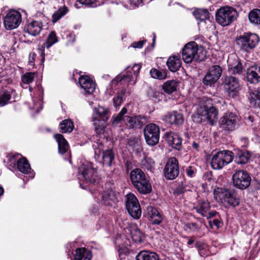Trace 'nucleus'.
I'll return each instance as SVG.
<instances>
[{"mask_svg": "<svg viewBox=\"0 0 260 260\" xmlns=\"http://www.w3.org/2000/svg\"><path fill=\"white\" fill-rule=\"evenodd\" d=\"M218 111L217 108L213 106L212 100L203 98L196 113L192 116L194 121L200 123L207 120L211 125H213L218 119Z\"/></svg>", "mask_w": 260, "mask_h": 260, "instance_id": "nucleus-1", "label": "nucleus"}, {"mask_svg": "<svg viewBox=\"0 0 260 260\" xmlns=\"http://www.w3.org/2000/svg\"><path fill=\"white\" fill-rule=\"evenodd\" d=\"M126 108H123L121 111L117 115L112 117V123L113 124H116L123 121L125 125L129 129L132 128H141L145 124L146 121V117L141 115L136 116H125L127 113Z\"/></svg>", "mask_w": 260, "mask_h": 260, "instance_id": "nucleus-2", "label": "nucleus"}, {"mask_svg": "<svg viewBox=\"0 0 260 260\" xmlns=\"http://www.w3.org/2000/svg\"><path fill=\"white\" fill-rule=\"evenodd\" d=\"M132 184L142 194H147L151 191L152 187L144 173L140 169L133 170L130 174Z\"/></svg>", "mask_w": 260, "mask_h": 260, "instance_id": "nucleus-3", "label": "nucleus"}, {"mask_svg": "<svg viewBox=\"0 0 260 260\" xmlns=\"http://www.w3.org/2000/svg\"><path fill=\"white\" fill-rule=\"evenodd\" d=\"M238 16L237 10L231 7H223L216 13L217 22L222 26H228L235 21Z\"/></svg>", "mask_w": 260, "mask_h": 260, "instance_id": "nucleus-4", "label": "nucleus"}, {"mask_svg": "<svg viewBox=\"0 0 260 260\" xmlns=\"http://www.w3.org/2000/svg\"><path fill=\"white\" fill-rule=\"evenodd\" d=\"M258 42L259 37L251 32H245L236 39V43L240 49L246 52L254 48Z\"/></svg>", "mask_w": 260, "mask_h": 260, "instance_id": "nucleus-5", "label": "nucleus"}, {"mask_svg": "<svg viewBox=\"0 0 260 260\" xmlns=\"http://www.w3.org/2000/svg\"><path fill=\"white\" fill-rule=\"evenodd\" d=\"M233 153L229 150L220 151L215 153L211 159V165L214 169L219 170L232 161Z\"/></svg>", "mask_w": 260, "mask_h": 260, "instance_id": "nucleus-6", "label": "nucleus"}, {"mask_svg": "<svg viewBox=\"0 0 260 260\" xmlns=\"http://www.w3.org/2000/svg\"><path fill=\"white\" fill-rule=\"evenodd\" d=\"M141 66L139 64H135L131 68V71H128L126 75L119 74L113 80L111 83L112 86H116L118 83H126L129 84L133 82V84H135L136 78L138 77Z\"/></svg>", "mask_w": 260, "mask_h": 260, "instance_id": "nucleus-7", "label": "nucleus"}, {"mask_svg": "<svg viewBox=\"0 0 260 260\" xmlns=\"http://www.w3.org/2000/svg\"><path fill=\"white\" fill-rule=\"evenodd\" d=\"M240 118L236 114L232 112H226L220 118L219 126L226 132H232L239 125Z\"/></svg>", "mask_w": 260, "mask_h": 260, "instance_id": "nucleus-8", "label": "nucleus"}, {"mask_svg": "<svg viewBox=\"0 0 260 260\" xmlns=\"http://www.w3.org/2000/svg\"><path fill=\"white\" fill-rule=\"evenodd\" d=\"M79 172L81 176L79 178L82 177L86 182L96 184L99 183L101 179V177L97 174L96 170L90 162L83 164L79 168Z\"/></svg>", "mask_w": 260, "mask_h": 260, "instance_id": "nucleus-9", "label": "nucleus"}, {"mask_svg": "<svg viewBox=\"0 0 260 260\" xmlns=\"http://www.w3.org/2000/svg\"><path fill=\"white\" fill-rule=\"evenodd\" d=\"M214 194L216 195V200L227 203L230 206L233 207L239 205L240 199L232 190L217 188V190H214Z\"/></svg>", "mask_w": 260, "mask_h": 260, "instance_id": "nucleus-10", "label": "nucleus"}, {"mask_svg": "<svg viewBox=\"0 0 260 260\" xmlns=\"http://www.w3.org/2000/svg\"><path fill=\"white\" fill-rule=\"evenodd\" d=\"M125 198V206L129 214L134 219H139L142 211L138 199L132 193L126 194Z\"/></svg>", "mask_w": 260, "mask_h": 260, "instance_id": "nucleus-11", "label": "nucleus"}, {"mask_svg": "<svg viewBox=\"0 0 260 260\" xmlns=\"http://www.w3.org/2000/svg\"><path fill=\"white\" fill-rule=\"evenodd\" d=\"M144 134L148 145L154 146L158 143L160 129L156 124L151 123L146 125L144 129Z\"/></svg>", "mask_w": 260, "mask_h": 260, "instance_id": "nucleus-12", "label": "nucleus"}, {"mask_svg": "<svg viewBox=\"0 0 260 260\" xmlns=\"http://www.w3.org/2000/svg\"><path fill=\"white\" fill-rule=\"evenodd\" d=\"M21 21V14L17 11L11 10L4 18V24L7 29L12 30L17 28Z\"/></svg>", "mask_w": 260, "mask_h": 260, "instance_id": "nucleus-13", "label": "nucleus"}, {"mask_svg": "<svg viewBox=\"0 0 260 260\" xmlns=\"http://www.w3.org/2000/svg\"><path fill=\"white\" fill-rule=\"evenodd\" d=\"M198 45L196 42H191L186 44L182 50V59L187 63H190L193 60H198Z\"/></svg>", "mask_w": 260, "mask_h": 260, "instance_id": "nucleus-14", "label": "nucleus"}, {"mask_svg": "<svg viewBox=\"0 0 260 260\" xmlns=\"http://www.w3.org/2000/svg\"><path fill=\"white\" fill-rule=\"evenodd\" d=\"M234 186L244 189L247 188L251 182V177L248 173L243 170H239L233 175Z\"/></svg>", "mask_w": 260, "mask_h": 260, "instance_id": "nucleus-15", "label": "nucleus"}, {"mask_svg": "<svg viewBox=\"0 0 260 260\" xmlns=\"http://www.w3.org/2000/svg\"><path fill=\"white\" fill-rule=\"evenodd\" d=\"M164 175L167 179L173 180L179 175V170L177 159L172 157L170 158L166 163L164 170Z\"/></svg>", "mask_w": 260, "mask_h": 260, "instance_id": "nucleus-16", "label": "nucleus"}, {"mask_svg": "<svg viewBox=\"0 0 260 260\" xmlns=\"http://www.w3.org/2000/svg\"><path fill=\"white\" fill-rule=\"evenodd\" d=\"M224 86L230 96H236L240 89L239 80L232 76L227 77L224 80Z\"/></svg>", "mask_w": 260, "mask_h": 260, "instance_id": "nucleus-17", "label": "nucleus"}, {"mask_svg": "<svg viewBox=\"0 0 260 260\" xmlns=\"http://www.w3.org/2000/svg\"><path fill=\"white\" fill-rule=\"evenodd\" d=\"M161 119L171 125H180L184 122L183 115L176 111L168 112L162 116Z\"/></svg>", "mask_w": 260, "mask_h": 260, "instance_id": "nucleus-18", "label": "nucleus"}, {"mask_svg": "<svg viewBox=\"0 0 260 260\" xmlns=\"http://www.w3.org/2000/svg\"><path fill=\"white\" fill-rule=\"evenodd\" d=\"M58 42L57 37L54 31H51L47 37V41L42 45H40L38 51L41 54V61L43 62L45 60V48H49L53 44Z\"/></svg>", "mask_w": 260, "mask_h": 260, "instance_id": "nucleus-19", "label": "nucleus"}, {"mask_svg": "<svg viewBox=\"0 0 260 260\" xmlns=\"http://www.w3.org/2000/svg\"><path fill=\"white\" fill-rule=\"evenodd\" d=\"M109 111L102 106H99L94 110V115L92 118L93 124L96 126L98 123L96 121H103L105 123L108 119V116ZM99 125V124H98Z\"/></svg>", "mask_w": 260, "mask_h": 260, "instance_id": "nucleus-20", "label": "nucleus"}, {"mask_svg": "<svg viewBox=\"0 0 260 260\" xmlns=\"http://www.w3.org/2000/svg\"><path fill=\"white\" fill-rule=\"evenodd\" d=\"M79 83L86 93L91 94L94 92L95 85L89 77L81 76L79 79Z\"/></svg>", "mask_w": 260, "mask_h": 260, "instance_id": "nucleus-21", "label": "nucleus"}, {"mask_svg": "<svg viewBox=\"0 0 260 260\" xmlns=\"http://www.w3.org/2000/svg\"><path fill=\"white\" fill-rule=\"evenodd\" d=\"M165 138L168 141L169 145L174 148L179 150L181 146L182 140L177 134L173 132H166Z\"/></svg>", "mask_w": 260, "mask_h": 260, "instance_id": "nucleus-22", "label": "nucleus"}, {"mask_svg": "<svg viewBox=\"0 0 260 260\" xmlns=\"http://www.w3.org/2000/svg\"><path fill=\"white\" fill-rule=\"evenodd\" d=\"M42 26L43 25L41 22L32 21L25 26L24 30L30 35L36 36L40 33Z\"/></svg>", "mask_w": 260, "mask_h": 260, "instance_id": "nucleus-23", "label": "nucleus"}, {"mask_svg": "<svg viewBox=\"0 0 260 260\" xmlns=\"http://www.w3.org/2000/svg\"><path fill=\"white\" fill-rule=\"evenodd\" d=\"M129 234L133 240L136 243H141L144 239L143 233L136 225H132L128 228Z\"/></svg>", "mask_w": 260, "mask_h": 260, "instance_id": "nucleus-24", "label": "nucleus"}, {"mask_svg": "<svg viewBox=\"0 0 260 260\" xmlns=\"http://www.w3.org/2000/svg\"><path fill=\"white\" fill-rule=\"evenodd\" d=\"M167 65L172 72L178 71L181 66V61L178 55H173L170 56L167 61Z\"/></svg>", "mask_w": 260, "mask_h": 260, "instance_id": "nucleus-25", "label": "nucleus"}, {"mask_svg": "<svg viewBox=\"0 0 260 260\" xmlns=\"http://www.w3.org/2000/svg\"><path fill=\"white\" fill-rule=\"evenodd\" d=\"M210 206L207 201L200 200L194 207L197 212L203 216H206L210 209Z\"/></svg>", "mask_w": 260, "mask_h": 260, "instance_id": "nucleus-26", "label": "nucleus"}, {"mask_svg": "<svg viewBox=\"0 0 260 260\" xmlns=\"http://www.w3.org/2000/svg\"><path fill=\"white\" fill-rule=\"evenodd\" d=\"M54 138L58 143L59 152L61 154L65 153L69 149V145L66 140L59 134L55 135Z\"/></svg>", "mask_w": 260, "mask_h": 260, "instance_id": "nucleus-27", "label": "nucleus"}, {"mask_svg": "<svg viewBox=\"0 0 260 260\" xmlns=\"http://www.w3.org/2000/svg\"><path fill=\"white\" fill-rule=\"evenodd\" d=\"M137 260H158L159 256L155 252L141 251L136 256Z\"/></svg>", "mask_w": 260, "mask_h": 260, "instance_id": "nucleus-28", "label": "nucleus"}, {"mask_svg": "<svg viewBox=\"0 0 260 260\" xmlns=\"http://www.w3.org/2000/svg\"><path fill=\"white\" fill-rule=\"evenodd\" d=\"M251 157V154L248 151H238L235 156V162L238 164H246Z\"/></svg>", "mask_w": 260, "mask_h": 260, "instance_id": "nucleus-29", "label": "nucleus"}, {"mask_svg": "<svg viewBox=\"0 0 260 260\" xmlns=\"http://www.w3.org/2000/svg\"><path fill=\"white\" fill-rule=\"evenodd\" d=\"M92 255L89 251H87L84 248H77L75 255V260H91Z\"/></svg>", "mask_w": 260, "mask_h": 260, "instance_id": "nucleus-30", "label": "nucleus"}, {"mask_svg": "<svg viewBox=\"0 0 260 260\" xmlns=\"http://www.w3.org/2000/svg\"><path fill=\"white\" fill-rule=\"evenodd\" d=\"M246 77L248 81L251 83H257L260 82L257 71L254 67H252L247 70Z\"/></svg>", "mask_w": 260, "mask_h": 260, "instance_id": "nucleus-31", "label": "nucleus"}, {"mask_svg": "<svg viewBox=\"0 0 260 260\" xmlns=\"http://www.w3.org/2000/svg\"><path fill=\"white\" fill-rule=\"evenodd\" d=\"M249 102L252 107H260V91L255 90L249 93Z\"/></svg>", "mask_w": 260, "mask_h": 260, "instance_id": "nucleus-32", "label": "nucleus"}, {"mask_svg": "<svg viewBox=\"0 0 260 260\" xmlns=\"http://www.w3.org/2000/svg\"><path fill=\"white\" fill-rule=\"evenodd\" d=\"M74 126L71 119H65L59 124L60 132L62 133H71L73 131Z\"/></svg>", "mask_w": 260, "mask_h": 260, "instance_id": "nucleus-33", "label": "nucleus"}, {"mask_svg": "<svg viewBox=\"0 0 260 260\" xmlns=\"http://www.w3.org/2000/svg\"><path fill=\"white\" fill-rule=\"evenodd\" d=\"M114 158V154L112 150H108L103 152L102 159L103 165L111 166Z\"/></svg>", "mask_w": 260, "mask_h": 260, "instance_id": "nucleus-34", "label": "nucleus"}, {"mask_svg": "<svg viewBox=\"0 0 260 260\" xmlns=\"http://www.w3.org/2000/svg\"><path fill=\"white\" fill-rule=\"evenodd\" d=\"M177 86V82L172 80L165 82L162 85V89L165 92L171 94L176 90Z\"/></svg>", "mask_w": 260, "mask_h": 260, "instance_id": "nucleus-35", "label": "nucleus"}, {"mask_svg": "<svg viewBox=\"0 0 260 260\" xmlns=\"http://www.w3.org/2000/svg\"><path fill=\"white\" fill-rule=\"evenodd\" d=\"M17 168L19 171L27 174L30 170V167L25 158H21L17 161Z\"/></svg>", "mask_w": 260, "mask_h": 260, "instance_id": "nucleus-36", "label": "nucleus"}, {"mask_svg": "<svg viewBox=\"0 0 260 260\" xmlns=\"http://www.w3.org/2000/svg\"><path fill=\"white\" fill-rule=\"evenodd\" d=\"M228 67H229V71L232 74H238L240 75L243 72V68L242 67V63L237 60L235 64H231L230 62V60H228Z\"/></svg>", "mask_w": 260, "mask_h": 260, "instance_id": "nucleus-37", "label": "nucleus"}, {"mask_svg": "<svg viewBox=\"0 0 260 260\" xmlns=\"http://www.w3.org/2000/svg\"><path fill=\"white\" fill-rule=\"evenodd\" d=\"M219 80L215 75L209 74L207 72L203 79L202 82L206 86L212 87Z\"/></svg>", "mask_w": 260, "mask_h": 260, "instance_id": "nucleus-38", "label": "nucleus"}, {"mask_svg": "<svg viewBox=\"0 0 260 260\" xmlns=\"http://www.w3.org/2000/svg\"><path fill=\"white\" fill-rule=\"evenodd\" d=\"M151 76L154 79L159 80L165 79L167 78V73L165 70H157L156 69H152L150 71Z\"/></svg>", "mask_w": 260, "mask_h": 260, "instance_id": "nucleus-39", "label": "nucleus"}, {"mask_svg": "<svg viewBox=\"0 0 260 260\" xmlns=\"http://www.w3.org/2000/svg\"><path fill=\"white\" fill-rule=\"evenodd\" d=\"M248 18L251 23L260 24V10L254 9L251 11L248 15Z\"/></svg>", "mask_w": 260, "mask_h": 260, "instance_id": "nucleus-40", "label": "nucleus"}, {"mask_svg": "<svg viewBox=\"0 0 260 260\" xmlns=\"http://www.w3.org/2000/svg\"><path fill=\"white\" fill-rule=\"evenodd\" d=\"M193 14L196 19L200 22L209 18V12L207 9H197L193 12Z\"/></svg>", "mask_w": 260, "mask_h": 260, "instance_id": "nucleus-41", "label": "nucleus"}, {"mask_svg": "<svg viewBox=\"0 0 260 260\" xmlns=\"http://www.w3.org/2000/svg\"><path fill=\"white\" fill-rule=\"evenodd\" d=\"M11 98L10 92L5 89L0 90V107L7 105Z\"/></svg>", "mask_w": 260, "mask_h": 260, "instance_id": "nucleus-42", "label": "nucleus"}, {"mask_svg": "<svg viewBox=\"0 0 260 260\" xmlns=\"http://www.w3.org/2000/svg\"><path fill=\"white\" fill-rule=\"evenodd\" d=\"M68 12V9L66 6H63L58 9L52 15V22L55 23L65 15Z\"/></svg>", "mask_w": 260, "mask_h": 260, "instance_id": "nucleus-43", "label": "nucleus"}, {"mask_svg": "<svg viewBox=\"0 0 260 260\" xmlns=\"http://www.w3.org/2000/svg\"><path fill=\"white\" fill-rule=\"evenodd\" d=\"M128 144L137 152H140L142 150L141 141L138 138H131L128 139Z\"/></svg>", "mask_w": 260, "mask_h": 260, "instance_id": "nucleus-44", "label": "nucleus"}, {"mask_svg": "<svg viewBox=\"0 0 260 260\" xmlns=\"http://www.w3.org/2000/svg\"><path fill=\"white\" fill-rule=\"evenodd\" d=\"M141 165L148 170H151L154 167L155 162L151 157H145L141 160Z\"/></svg>", "mask_w": 260, "mask_h": 260, "instance_id": "nucleus-45", "label": "nucleus"}, {"mask_svg": "<svg viewBox=\"0 0 260 260\" xmlns=\"http://www.w3.org/2000/svg\"><path fill=\"white\" fill-rule=\"evenodd\" d=\"M207 73L209 74L215 75L217 78L219 79L222 73V69L219 65H213L208 70Z\"/></svg>", "mask_w": 260, "mask_h": 260, "instance_id": "nucleus-46", "label": "nucleus"}, {"mask_svg": "<svg viewBox=\"0 0 260 260\" xmlns=\"http://www.w3.org/2000/svg\"><path fill=\"white\" fill-rule=\"evenodd\" d=\"M36 77L35 72H28L24 74L21 77L23 83L28 84L32 82Z\"/></svg>", "mask_w": 260, "mask_h": 260, "instance_id": "nucleus-47", "label": "nucleus"}, {"mask_svg": "<svg viewBox=\"0 0 260 260\" xmlns=\"http://www.w3.org/2000/svg\"><path fill=\"white\" fill-rule=\"evenodd\" d=\"M196 247L198 249L199 253L201 256L208 255V251L207 250V246L205 244L200 241L196 243Z\"/></svg>", "mask_w": 260, "mask_h": 260, "instance_id": "nucleus-48", "label": "nucleus"}, {"mask_svg": "<svg viewBox=\"0 0 260 260\" xmlns=\"http://www.w3.org/2000/svg\"><path fill=\"white\" fill-rule=\"evenodd\" d=\"M147 210L149 220L152 218H154V217L159 214V212L152 206L148 207Z\"/></svg>", "mask_w": 260, "mask_h": 260, "instance_id": "nucleus-49", "label": "nucleus"}, {"mask_svg": "<svg viewBox=\"0 0 260 260\" xmlns=\"http://www.w3.org/2000/svg\"><path fill=\"white\" fill-rule=\"evenodd\" d=\"M186 226L191 232L198 231L200 229V226L196 223H188Z\"/></svg>", "mask_w": 260, "mask_h": 260, "instance_id": "nucleus-50", "label": "nucleus"}, {"mask_svg": "<svg viewBox=\"0 0 260 260\" xmlns=\"http://www.w3.org/2000/svg\"><path fill=\"white\" fill-rule=\"evenodd\" d=\"M114 105L115 107H119L123 102V97L120 95H117L113 99Z\"/></svg>", "mask_w": 260, "mask_h": 260, "instance_id": "nucleus-51", "label": "nucleus"}, {"mask_svg": "<svg viewBox=\"0 0 260 260\" xmlns=\"http://www.w3.org/2000/svg\"><path fill=\"white\" fill-rule=\"evenodd\" d=\"M37 54L34 52L29 54L28 57V65L31 67L35 66V60L36 58Z\"/></svg>", "mask_w": 260, "mask_h": 260, "instance_id": "nucleus-52", "label": "nucleus"}, {"mask_svg": "<svg viewBox=\"0 0 260 260\" xmlns=\"http://www.w3.org/2000/svg\"><path fill=\"white\" fill-rule=\"evenodd\" d=\"M162 220V218L160 213L154 217V218H152L150 220L152 223L155 224H159L161 222Z\"/></svg>", "mask_w": 260, "mask_h": 260, "instance_id": "nucleus-53", "label": "nucleus"}, {"mask_svg": "<svg viewBox=\"0 0 260 260\" xmlns=\"http://www.w3.org/2000/svg\"><path fill=\"white\" fill-rule=\"evenodd\" d=\"M146 42L145 40L139 41L138 42H135L131 45V47L135 48H141L143 47L144 43Z\"/></svg>", "mask_w": 260, "mask_h": 260, "instance_id": "nucleus-54", "label": "nucleus"}, {"mask_svg": "<svg viewBox=\"0 0 260 260\" xmlns=\"http://www.w3.org/2000/svg\"><path fill=\"white\" fill-rule=\"evenodd\" d=\"M195 172V169L193 167L190 166L186 169V173L188 177H192Z\"/></svg>", "mask_w": 260, "mask_h": 260, "instance_id": "nucleus-55", "label": "nucleus"}, {"mask_svg": "<svg viewBox=\"0 0 260 260\" xmlns=\"http://www.w3.org/2000/svg\"><path fill=\"white\" fill-rule=\"evenodd\" d=\"M96 1L97 0H79V2L81 4L89 5L94 4Z\"/></svg>", "mask_w": 260, "mask_h": 260, "instance_id": "nucleus-56", "label": "nucleus"}, {"mask_svg": "<svg viewBox=\"0 0 260 260\" xmlns=\"http://www.w3.org/2000/svg\"><path fill=\"white\" fill-rule=\"evenodd\" d=\"M240 142L241 143L242 147H246L248 144V140L246 138L240 139Z\"/></svg>", "mask_w": 260, "mask_h": 260, "instance_id": "nucleus-57", "label": "nucleus"}, {"mask_svg": "<svg viewBox=\"0 0 260 260\" xmlns=\"http://www.w3.org/2000/svg\"><path fill=\"white\" fill-rule=\"evenodd\" d=\"M129 94L130 92L129 91L126 92L125 89H122L117 95H120L123 98L125 96Z\"/></svg>", "mask_w": 260, "mask_h": 260, "instance_id": "nucleus-58", "label": "nucleus"}, {"mask_svg": "<svg viewBox=\"0 0 260 260\" xmlns=\"http://www.w3.org/2000/svg\"><path fill=\"white\" fill-rule=\"evenodd\" d=\"M216 214H217L216 212H211L209 213H208L207 216H206L207 217V218H211V217L215 216V215Z\"/></svg>", "mask_w": 260, "mask_h": 260, "instance_id": "nucleus-59", "label": "nucleus"}, {"mask_svg": "<svg viewBox=\"0 0 260 260\" xmlns=\"http://www.w3.org/2000/svg\"><path fill=\"white\" fill-rule=\"evenodd\" d=\"M213 223L217 227H219L220 224V222L219 220L215 219L213 220Z\"/></svg>", "mask_w": 260, "mask_h": 260, "instance_id": "nucleus-60", "label": "nucleus"}, {"mask_svg": "<svg viewBox=\"0 0 260 260\" xmlns=\"http://www.w3.org/2000/svg\"><path fill=\"white\" fill-rule=\"evenodd\" d=\"M192 146L193 148L196 149V150H198V148L199 147V144L196 142H193L192 143Z\"/></svg>", "mask_w": 260, "mask_h": 260, "instance_id": "nucleus-61", "label": "nucleus"}, {"mask_svg": "<svg viewBox=\"0 0 260 260\" xmlns=\"http://www.w3.org/2000/svg\"><path fill=\"white\" fill-rule=\"evenodd\" d=\"M193 243H194V240L193 239H189V240L187 242V244L188 245H191Z\"/></svg>", "mask_w": 260, "mask_h": 260, "instance_id": "nucleus-62", "label": "nucleus"}, {"mask_svg": "<svg viewBox=\"0 0 260 260\" xmlns=\"http://www.w3.org/2000/svg\"><path fill=\"white\" fill-rule=\"evenodd\" d=\"M4 193V189L2 187L0 186V196H2Z\"/></svg>", "mask_w": 260, "mask_h": 260, "instance_id": "nucleus-63", "label": "nucleus"}, {"mask_svg": "<svg viewBox=\"0 0 260 260\" xmlns=\"http://www.w3.org/2000/svg\"><path fill=\"white\" fill-rule=\"evenodd\" d=\"M248 118L251 122L253 121V117L252 116H248Z\"/></svg>", "mask_w": 260, "mask_h": 260, "instance_id": "nucleus-64", "label": "nucleus"}]
</instances>
